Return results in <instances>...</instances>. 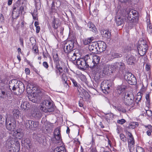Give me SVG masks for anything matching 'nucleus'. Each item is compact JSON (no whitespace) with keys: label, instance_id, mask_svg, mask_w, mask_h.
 <instances>
[{"label":"nucleus","instance_id":"8","mask_svg":"<svg viewBox=\"0 0 152 152\" xmlns=\"http://www.w3.org/2000/svg\"><path fill=\"white\" fill-rule=\"evenodd\" d=\"M100 68L105 75L113 72V68L112 65L103 63L101 65Z\"/></svg>","mask_w":152,"mask_h":152},{"label":"nucleus","instance_id":"11","mask_svg":"<svg viewBox=\"0 0 152 152\" xmlns=\"http://www.w3.org/2000/svg\"><path fill=\"white\" fill-rule=\"evenodd\" d=\"M55 68L57 70L56 71L57 72L58 70L59 74L61 75L62 72V70L65 69L66 66L65 63L62 61H60L55 63Z\"/></svg>","mask_w":152,"mask_h":152},{"label":"nucleus","instance_id":"62","mask_svg":"<svg viewBox=\"0 0 152 152\" xmlns=\"http://www.w3.org/2000/svg\"><path fill=\"white\" fill-rule=\"evenodd\" d=\"M94 48V46H92L91 45H89L88 46V49L89 51L93 50Z\"/></svg>","mask_w":152,"mask_h":152},{"label":"nucleus","instance_id":"29","mask_svg":"<svg viewBox=\"0 0 152 152\" xmlns=\"http://www.w3.org/2000/svg\"><path fill=\"white\" fill-rule=\"evenodd\" d=\"M11 82L12 83V84H10V85L9 86L10 88L11 89V88H12V89L13 91L17 90V88H18V85H14V83H16V84H17V81L15 80H12Z\"/></svg>","mask_w":152,"mask_h":152},{"label":"nucleus","instance_id":"28","mask_svg":"<svg viewBox=\"0 0 152 152\" xmlns=\"http://www.w3.org/2000/svg\"><path fill=\"white\" fill-rule=\"evenodd\" d=\"M56 1H53L51 4V6L50 8V11L51 13L53 12L56 13L57 12V8L56 6H55V3Z\"/></svg>","mask_w":152,"mask_h":152},{"label":"nucleus","instance_id":"51","mask_svg":"<svg viewBox=\"0 0 152 152\" xmlns=\"http://www.w3.org/2000/svg\"><path fill=\"white\" fill-rule=\"evenodd\" d=\"M125 122L126 120L124 119L118 120L117 121V123L121 124H123Z\"/></svg>","mask_w":152,"mask_h":152},{"label":"nucleus","instance_id":"7","mask_svg":"<svg viewBox=\"0 0 152 152\" xmlns=\"http://www.w3.org/2000/svg\"><path fill=\"white\" fill-rule=\"evenodd\" d=\"M124 78L129 84L136 85L137 83V80L134 75L131 72H126L124 75Z\"/></svg>","mask_w":152,"mask_h":152},{"label":"nucleus","instance_id":"9","mask_svg":"<svg viewBox=\"0 0 152 152\" xmlns=\"http://www.w3.org/2000/svg\"><path fill=\"white\" fill-rule=\"evenodd\" d=\"M109 80H104L101 83V88L104 93L107 94L110 91V85L109 84Z\"/></svg>","mask_w":152,"mask_h":152},{"label":"nucleus","instance_id":"12","mask_svg":"<svg viewBox=\"0 0 152 152\" xmlns=\"http://www.w3.org/2000/svg\"><path fill=\"white\" fill-rule=\"evenodd\" d=\"M39 124V122L38 121H34L31 120L26 121L25 123L26 126L30 129L37 127Z\"/></svg>","mask_w":152,"mask_h":152},{"label":"nucleus","instance_id":"15","mask_svg":"<svg viewBox=\"0 0 152 152\" xmlns=\"http://www.w3.org/2000/svg\"><path fill=\"white\" fill-rule=\"evenodd\" d=\"M8 89L6 86L2 87L0 88V99L5 98L7 96Z\"/></svg>","mask_w":152,"mask_h":152},{"label":"nucleus","instance_id":"37","mask_svg":"<svg viewBox=\"0 0 152 152\" xmlns=\"http://www.w3.org/2000/svg\"><path fill=\"white\" fill-rule=\"evenodd\" d=\"M28 106L26 102H24L21 104L20 108L23 109L24 110H26L27 108H28Z\"/></svg>","mask_w":152,"mask_h":152},{"label":"nucleus","instance_id":"52","mask_svg":"<svg viewBox=\"0 0 152 152\" xmlns=\"http://www.w3.org/2000/svg\"><path fill=\"white\" fill-rule=\"evenodd\" d=\"M136 152H144L142 148L138 147L136 148Z\"/></svg>","mask_w":152,"mask_h":152},{"label":"nucleus","instance_id":"41","mask_svg":"<svg viewBox=\"0 0 152 152\" xmlns=\"http://www.w3.org/2000/svg\"><path fill=\"white\" fill-rule=\"evenodd\" d=\"M79 78L82 81L86 83V76L85 75L81 73L79 74Z\"/></svg>","mask_w":152,"mask_h":152},{"label":"nucleus","instance_id":"19","mask_svg":"<svg viewBox=\"0 0 152 152\" xmlns=\"http://www.w3.org/2000/svg\"><path fill=\"white\" fill-rule=\"evenodd\" d=\"M6 124L7 129L12 132H13L16 127V124L14 122H6Z\"/></svg>","mask_w":152,"mask_h":152},{"label":"nucleus","instance_id":"26","mask_svg":"<svg viewBox=\"0 0 152 152\" xmlns=\"http://www.w3.org/2000/svg\"><path fill=\"white\" fill-rule=\"evenodd\" d=\"M100 59V58L99 56L97 55L93 56V60H94V63L95 64L94 69H95L97 66L99 62Z\"/></svg>","mask_w":152,"mask_h":152},{"label":"nucleus","instance_id":"61","mask_svg":"<svg viewBox=\"0 0 152 152\" xmlns=\"http://www.w3.org/2000/svg\"><path fill=\"white\" fill-rule=\"evenodd\" d=\"M119 1L122 3H129L130 2L131 0H119Z\"/></svg>","mask_w":152,"mask_h":152},{"label":"nucleus","instance_id":"42","mask_svg":"<svg viewBox=\"0 0 152 152\" xmlns=\"http://www.w3.org/2000/svg\"><path fill=\"white\" fill-rule=\"evenodd\" d=\"M80 56H82L83 58H86L85 50L81 49L80 50Z\"/></svg>","mask_w":152,"mask_h":152},{"label":"nucleus","instance_id":"1","mask_svg":"<svg viewBox=\"0 0 152 152\" xmlns=\"http://www.w3.org/2000/svg\"><path fill=\"white\" fill-rule=\"evenodd\" d=\"M126 20L129 27L131 28L135 25L138 21L137 12L133 10H131L129 12H124V13L116 17V22L118 26L123 24Z\"/></svg>","mask_w":152,"mask_h":152},{"label":"nucleus","instance_id":"10","mask_svg":"<svg viewBox=\"0 0 152 152\" xmlns=\"http://www.w3.org/2000/svg\"><path fill=\"white\" fill-rule=\"evenodd\" d=\"M95 48L97 51L102 52L105 50L106 48V44L103 41H99L96 44Z\"/></svg>","mask_w":152,"mask_h":152},{"label":"nucleus","instance_id":"16","mask_svg":"<svg viewBox=\"0 0 152 152\" xmlns=\"http://www.w3.org/2000/svg\"><path fill=\"white\" fill-rule=\"evenodd\" d=\"M21 143L22 146L26 147L27 149L30 148L31 145V141L28 138H23L21 141Z\"/></svg>","mask_w":152,"mask_h":152},{"label":"nucleus","instance_id":"32","mask_svg":"<svg viewBox=\"0 0 152 152\" xmlns=\"http://www.w3.org/2000/svg\"><path fill=\"white\" fill-rule=\"evenodd\" d=\"M68 57L72 61H74L76 60L77 56H76L73 53L70 52L68 54Z\"/></svg>","mask_w":152,"mask_h":152},{"label":"nucleus","instance_id":"4","mask_svg":"<svg viewBox=\"0 0 152 152\" xmlns=\"http://www.w3.org/2000/svg\"><path fill=\"white\" fill-rule=\"evenodd\" d=\"M122 102L126 106L133 107L135 103L134 95L132 93H125L122 99Z\"/></svg>","mask_w":152,"mask_h":152},{"label":"nucleus","instance_id":"21","mask_svg":"<svg viewBox=\"0 0 152 152\" xmlns=\"http://www.w3.org/2000/svg\"><path fill=\"white\" fill-rule=\"evenodd\" d=\"M144 48L143 49H142L141 50V48H138V50L139 54L141 56H144L146 53V51L148 50V45H147L145 44L143 45Z\"/></svg>","mask_w":152,"mask_h":152},{"label":"nucleus","instance_id":"23","mask_svg":"<svg viewBox=\"0 0 152 152\" xmlns=\"http://www.w3.org/2000/svg\"><path fill=\"white\" fill-rule=\"evenodd\" d=\"M88 29L93 32L96 33L97 31L95 25L91 22H89L87 24Z\"/></svg>","mask_w":152,"mask_h":152},{"label":"nucleus","instance_id":"46","mask_svg":"<svg viewBox=\"0 0 152 152\" xmlns=\"http://www.w3.org/2000/svg\"><path fill=\"white\" fill-rule=\"evenodd\" d=\"M114 64L115 65V66L117 67H118V66H120L122 67L123 68L124 66V63L121 62H116Z\"/></svg>","mask_w":152,"mask_h":152},{"label":"nucleus","instance_id":"36","mask_svg":"<svg viewBox=\"0 0 152 152\" xmlns=\"http://www.w3.org/2000/svg\"><path fill=\"white\" fill-rule=\"evenodd\" d=\"M134 144H131L128 145L129 149L130 152H135L136 148L134 147Z\"/></svg>","mask_w":152,"mask_h":152},{"label":"nucleus","instance_id":"54","mask_svg":"<svg viewBox=\"0 0 152 152\" xmlns=\"http://www.w3.org/2000/svg\"><path fill=\"white\" fill-rule=\"evenodd\" d=\"M71 80L74 86L75 87L78 86L77 85V83L75 80L74 79H73L72 78L71 79Z\"/></svg>","mask_w":152,"mask_h":152},{"label":"nucleus","instance_id":"24","mask_svg":"<svg viewBox=\"0 0 152 152\" xmlns=\"http://www.w3.org/2000/svg\"><path fill=\"white\" fill-rule=\"evenodd\" d=\"M127 88V86L125 85H122L117 86L116 89L118 95H120Z\"/></svg>","mask_w":152,"mask_h":152},{"label":"nucleus","instance_id":"27","mask_svg":"<svg viewBox=\"0 0 152 152\" xmlns=\"http://www.w3.org/2000/svg\"><path fill=\"white\" fill-rule=\"evenodd\" d=\"M25 87L24 84L22 82H20L18 83V88H17V89L19 90V92L21 93L23 91Z\"/></svg>","mask_w":152,"mask_h":152},{"label":"nucleus","instance_id":"60","mask_svg":"<svg viewBox=\"0 0 152 152\" xmlns=\"http://www.w3.org/2000/svg\"><path fill=\"white\" fill-rule=\"evenodd\" d=\"M93 54L92 53H90L88 54H86V60H88V59H90V56H92L93 57Z\"/></svg>","mask_w":152,"mask_h":152},{"label":"nucleus","instance_id":"17","mask_svg":"<svg viewBox=\"0 0 152 152\" xmlns=\"http://www.w3.org/2000/svg\"><path fill=\"white\" fill-rule=\"evenodd\" d=\"M90 59L86 60V68L89 67L93 70L94 69L95 64L94 63L92 56H90Z\"/></svg>","mask_w":152,"mask_h":152},{"label":"nucleus","instance_id":"2","mask_svg":"<svg viewBox=\"0 0 152 152\" xmlns=\"http://www.w3.org/2000/svg\"><path fill=\"white\" fill-rule=\"evenodd\" d=\"M14 133V134H11L9 136L6 142V146L9 149L14 148L15 150L14 151L13 149V151L14 152H18L20 149V145L16 137L20 139L23 136V132H20V130H16Z\"/></svg>","mask_w":152,"mask_h":152},{"label":"nucleus","instance_id":"6","mask_svg":"<svg viewBox=\"0 0 152 152\" xmlns=\"http://www.w3.org/2000/svg\"><path fill=\"white\" fill-rule=\"evenodd\" d=\"M33 138L35 139L40 144L44 146L48 145V141L45 137L42 134L36 133H34Z\"/></svg>","mask_w":152,"mask_h":152},{"label":"nucleus","instance_id":"43","mask_svg":"<svg viewBox=\"0 0 152 152\" xmlns=\"http://www.w3.org/2000/svg\"><path fill=\"white\" fill-rule=\"evenodd\" d=\"M61 128L60 127H58L56 129L54 132V135H56L58 134H60Z\"/></svg>","mask_w":152,"mask_h":152},{"label":"nucleus","instance_id":"14","mask_svg":"<svg viewBox=\"0 0 152 152\" xmlns=\"http://www.w3.org/2000/svg\"><path fill=\"white\" fill-rule=\"evenodd\" d=\"M125 60L128 64L132 65L134 64L135 62L136 58L131 55L126 54Z\"/></svg>","mask_w":152,"mask_h":152},{"label":"nucleus","instance_id":"58","mask_svg":"<svg viewBox=\"0 0 152 152\" xmlns=\"http://www.w3.org/2000/svg\"><path fill=\"white\" fill-rule=\"evenodd\" d=\"M43 66L46 69L48 68L49 66L47 62L44 61L43 63Z\"/></svg>","mask_w":152,"mask_h":152},{"label":"nucleus","instance_id":"64","mask_svg":"<svg viewBox=\"0 0 152 152\" xmlns=\"http://www.w3.org/2000/svg\"><path fill=\"white\" fill-rule=\"evenodd\" d=\"M147 128L149 129V130L151 131V132H152V126L151 125H147Z\"/></svg>","mask_w":152,"mask_h":152},{"label":"nucleus","instance_id":"53","mask_svg":"<svg viewBox=\"0 0 152 152\" xmlns=\"http://www.w3.org/2000/svg\"><path fill=\"white\" fill-rule=\"evenodd\" d=\"M56 1L55 3L56 5V7H59L61 5V2L60 1L55 0Z\"/></svg>","mask_w":152,"mask_h":152},{"label":"nucleus","instance_id":"20","mask_svg":"<svg viewBox=\"0 0 152 152\" xmlns=\"http://www.w3.org/2000/svg\"><path fill=\"white\" fill-rule=\"evenodd\" d=\"M37 95L38 94L37 93H32L30 95H29L28 96V98L30 101H32L33 103H36L39 101L38 99L37 98Z\"/></svg>","mask_w":152,"mask_h":152},{"label":"nucleus","instance_id":"59","mask_svg":"<svg viewBox=\"0 0 152 152\" xmlns=\"http://www.w3.org/2000/svg\"><path fill=\"white\" fill-rule=\"evenodd\" d=\"M145 68L147 71H149L150 69V65L147 64L145 65Z\"/></svg>","mask_w":152,"mask_h":152},{"label":"nucleus","instance_id":"49","mask_svg":"<svg viewBox=\"0 0 152 152\" xmlns=\"http://www.w3.org/2000/svg\"><path fill=\"white\" fill-rule=\"evenodd\" d=\"M5 119L2 116L0 115V126L3 124L4 123Z\"/></svg>","mask_w":152,"mask_h":152},{"label":"nucleus","instance_id":"63","mask_svg":"<svg viewBox=\"0 0 152 152\" xmlns=\"http://www.w3.org/2000/svg\"><path fill=\"white\" fill-rule=\"evenodd\" d=\"M93 14H92V15H93V16H96L97 15L98 13L97 12V10H94V11H93Z\"/></svg>","mask_w":152,"mask_h":152},{"label":"nucleus","instance_id":"13","mask_svg":"<svg viewBox=\"0 0 152 152\" xmlns=\"http://www.w3.org/2000/svg\"><path fill=\"white\" fill-rule=\"evenodd\" d=\"M77 64L79 65L80 69L85 71L86 70V58H81L77 59L76 61Z\"/></svg>","mask_w":152,"mask_h":152},{"label":"nucleus","instance_id":"33","mask_svg":"<svg viewBox=\"0 0 152 152\" xmlns=\"http://www.w3.org/2000/svg\"><path fill=\"white\" fill-rule=\"evenodd\" d=\"M116 110L119 112H121L123 113H126V110L125 108L121 105L115 107Z\"/></svg>","mask_w":152,"mask_h":152},{"label":"nucleus","instance_id":"22","mask_svg":"<svg viewBox=\"0 0 152 152\" xmlns=\"http://www.w3.org/2000/svg\"><path fill=\"white\" fill-rule=\"evenodd\" d=\"M127 134L128 145L135 144L134 139L132 133L129 132H128Z\"/></svg>","mask_w":152,"mask_h":152},{"label":"nucleus","instance_id":"30","mask_svg":"<svg viewBox=\"0 0 152 152\" xmlns=\"http://www.w3.org/2000/svg\"><path fill=\"white\" fill-rule=\"evenodd\" d=\"M53 152H66L65 148L63 147H59L55 148Z\"/></svg>","mask_w":152,"mask_h":152},{"label":"nucleus","instance_id":"35","mask_svg":"<svg viewBox=\"0 0 152 152\" xmlns=\"http://www.w3.org/2000/svg\"><path fill=\"white\" fill-rule=\"evenodd\" d=\"M71 53H73L74 55H75L77 57H80V50L78 49H75L74 50L73 49L72 50V51H71Z\"/></svg>","mask_w":152,"mask_h":152},{"label":"nucleus","instance_id":"3","mask_svg":"<svg viewBox=\"0 0 152 152\" xmlns=\"http://www.w3.org/2000/svg\"><path fill=\"white\" fill-rule=\"evenodd\" d=\"M22 0H18L13 6V10L12 12L13 18H15L18 17L20 14L22 13L25 7V4Z\"/></svg>","mask_w":152,"mask_h":152},{"label":"nucleus","instance_id":"5","mask_svg":"<svg viewBox=\"0 0 152 152\" xmlns=\"http://www.w3.org/2000/svg\"><path fill=\"white\" fill-rule=\"evenodd\" d=\"M41 106L40 109L45 112H52L54 110L53 103L48 100L43 101L41 104Z\"/></svg>","mask_w":152,"mask_h":152},{"label":"nucleus","instance_id":"44","mask_svg":"<svg viewBox=\"0 0 152 152\" xmlns=\"http://www.w3.org/2000/svg\"><path fill=\"white\" fill-rule=\"evenodd\" d=\"M20 113V112L18 110L14 109L13 111V114L14 116L17 117V116H18V115Z\"/></svg>","mask_w":152,"mask_h":152},{"label":"nucleus","instance_id":"39","mask_svg":"<svg viewBox=\"0 0 152 152\" xmlns=\"http://www.w3.org/2000/svg\"><path fill=\"white\" fill-rule=\"evenodd\" d=\"M112 56L114 58H118L122 56V55L121 54L114 53L111 54Z\"/></svg>","mask_w":152,"mask_h":152},{"label":"nucleus","instance_id":"57","mask_svg":"<svg viewBox=\"0 0 152 152\" xmlns=\"http://www.w3.org/2000/svg\"><path fill=\"white\" fill-rule=\"evenodd\" d=\"M94 39V38L93 37H91L88 38L87 41V44H88V42L89 43H90L91 42H92Z\"/></svg>","mask_w":152,"mask_h":152},{"label":"nucleus","instance_id":"45","mask_svg":"<svg viewBox=\"0 0 152 152\" xmlns=\"http://www.w3.org/2000/svg\"><path fill=\"white\" fill-rule=\"evenodd\" d=\"M120 137L121 139L124 142H125L126 141V138L123 134H120Z\"/></svg>","mask_w":152,"mask_h":152},{"label":"nucleus","instance_id":"55","mask_svg":"<svg viewBox=\"0 0 152 152\" xmlns=\"http://www.w3.org/2000/svg\"><path fill=\"white\" fill-rule=\"evenodd\" d=\"M62 79L63 80H64V81H66L67 80V77L66 76V75L65 74L63 73L62 75Z\"/></svg>","mask_w":152,"mask_h":152},{"label":"nucleus","instance_id":"48","mask_svg":"<svg viewBox=\"0 0 152 152\" xmlns=\"http://www.w3.org/2000/svg\"><path fill=\"white\" fill-rule=\"evenodd\" d=\"M147 115L149 117H152V111L150 110H145Z\"/></svg>","mask_w":152,"mask_h":152},{"label":"nucleus","instance_id":"25","mask_svg":"<svg viewBox=\"0 0 152 152\" xmlns=\"http://www.w3.org/2000/svg\"><path fill=\"white\" fill-rule=\"evenodd\" d=\"M103 37L106 39L110 41L111 39V34L110 32L108 30H105L103 31Z\"/></svg>","mask_w":152,"mask_h":152},{"label":"nucleus","instance_id":"56","mask_svg":"<svg viewBox=\"0 0 152 152\" xmlns=\"http://www.w3.org/2000/svg\"><path fill=\"white\" fill-rule=\"evenodd\" d=\"M32 50L34 53H37L38 52V49L36 46H34L32 48Z\"/></svg>","mask_w":152,"mask_h":152},{"label":"nucleus","instance_id":"31","mask_svg":"<svg viewBox=\"0 0 152 152\" xmlns=\"http://www.w3.org/2000/svg\"><path fill=\"white\" fill-rule=\"evenodd\" d=\"M138 123L137 122H131L130 123L128 127L130 129H134L138 126Z\"/></svg>","mask_w":152,"mask_h":152},{"label":"nucleus","instance_id":"34","mask_svg":"<svg viewBox=\"0 0 152 152\" xmlns=\"http://www.w3.org/2000/svg\"><path fill=\"white\" fill-rule=\"evenodd\" d=\"M53 58L55 63L61 61L58 54L56 53H54L53 54Z\"/></svg>","mask_w":152,"mask_h":152},{"label":"nucleus","instance_id":"18","mask_svg":"<svg viewBox=\"0 0 152 152\" xmlns=\"http://www.w3.org/2000/svg\"><path fill=\"white\" fill-rule=\"evenodd\" d=\"M73 47L74 44L73 43L71 42V43L68 45L67 44H65L64 47V52L68 54L70 53L71 51H72Z\"/></svg>","mask_w":152,"mask_h":152},{"label":"nucleus","instance_id":"38","mask_svg":"<svg viewBox=\"0 0 152 152\" xmlns=\"http://www.w3.org/2000/svg\"><path fill=\"white\" fill-rule=\"evenodd\" d=\"M147 30L148 33L150 34L152 33V27L150 23H147Z\"/></svg>","mask_w":152,"mask_h":152},{"label":"nucleus","instance_id":"47","mask_svg":"<svg viewBox=\"0 0 152 152\" xmlns=\"http://www.w3.org/2000/svg\"><path fill=\"white\" fill-rule=\"evenodd\" d=\"M54 136L56 139L57 140H59L61 138V134L54 135Z\"/></svg>","mask_w":152,"mask_h":152},{"label":"nucleus","instance_id":"50","mask_svg":"<svg viewBox=\"0 0 152 152\" xmlns=\"http://www.w3.org/2000/svg\"><path fill=\"white\" fill-rule=\"evenodd\" d=\"M53 27L55 28H56L58 27V21L57 20L55 19L53 23Z\"/></svg>","mask_w":152,"mask_h":152},{"label":"nucleus","instance_id":"40","mask_svg":"<svg viewBox=\"0 0 152 152\" xmlns=\"http://www.w3.org/2000/svg\"><path fill=\"white\" fill-rule=\"evenodd\" d=\"M141 94V93L140 92L138 93L137 94V97L136 99L137 100V102H136L137 103L140 101L142 98Z\"/></svg>","mask_w":152,"mask_h":152}]
</instances>
